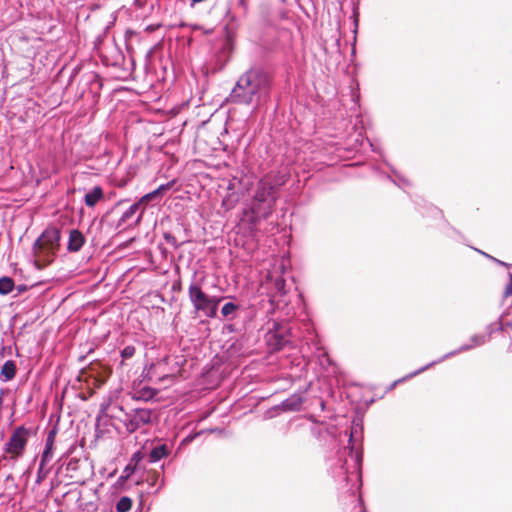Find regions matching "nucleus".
<instances>
[{"label":"nucleus","instance_id":"f257e3e1","mask_svg":"<svg viewBox=\"0 0 512 512\" xmlns=\"http://www.w3.org/2000/svg\"><path fill=\"white\" fill-rule=\"evenodd\" d=\"M362 452L354 450L353 445L340 449L330 460L329 471L337 488L352 497L356 502V512H365L361 496H356L361 480Z\"/></svg>","mask_w":512,"mask_h":512},{"label":"nucleus","instance_id":"7ed1b4c3","mask_svg":"<svg viewBox=\"0 0 512 512\" xmlns=\"http://www.w3.org/2000/svg\"><path fill=\"white\" fill-rule=\"evenodd\" d=\"M279 188L265 177L256 184L250 204L251 222L258 223L261 219L268 218L276 205Z\"/></svg>","mask_w":512,"mask_h":512},{"label":"nucleus","instance_id":"c85d7f7f","mask_svg":"<svg viewBox=\"0 0 512 512\" xmlns=\"http://www.w3.org/2000/svg\"><path fill=\"white\" fill-rule=\"evenodd\" d=\"M135 471V466H133L131 463H129L124 471H123V475L121 476V479H128Z\"/></svg>","mask_w":512,"mask_h":512},{"label":"nucleus","instance_id":"a211bd4d","mask_svg":"<svg viewBox=\"0 0 512 512\" xmlns=\"http://www.w3.org/2000/svg\"><path fill=\"white\" fill-rule=\"evenodd\" d=\"M158 200V198L155 196L154 192L151 191L145 195H143L138 201L137 204L141 207V211L138 213L137 217L135 218V223H140L143 213L146 210L148 204L151 201Z\"/></svg>","mask_w":512,"mask_h":512},{"label":"nucleus","instance_id":"f03ea898","mask_svg":"<svg viewBox=\"0 0 512 512\" xmlns=\"http://www.w3.org/2000/svg\"><path fill=\"white\" fill-rule=\"evenodd\" d=\"M271 80L260 67H251L240 75L228 101L238 105H257L269 93Z\"/></svg>","mask_w":512,"mask_h":512},{"label":"nucleus","instance_id":"2f4dec72","mask_svg":"<svg viewBox=\"0 0 512 512\" xmlns=\"http://www.w3.org/2000/svg\"><path fill=\"white\" fill-rule=\"evenodd\" d=\"M142 459V454L140 451H137L133 454L132 458H131V461L132 462H135L136 464L141 461Z\"/></svg>","mask_w":512,"mask_h":512},{"label":"nucleus","instance_id":"72a5a7b5","mask_svg":"<svg viewBox=\"0 0 512 512\" xmlns=\"http://www.w3.org/2000/svg\"><path fill=\"white\" fill-rule=\"evenodd\" d=\"M134 4H135L137 7L141 8V7H143L144 2H143L142 0H134Z\"/></svg>","mask_w":512,"mask_h":512},{"label":"nucleus","instance_id":"9b49d317","mask_svg":"<svg viewBox=\"0 0 512 512\" xmlns=\"http://www.w3.org/2000/svg\"><path fill=\"white\" fill-rule=\"evenodd\" d=\"M85 241L86 238L80 230L72 229L69 232L67 250L71 253L78 252L84 246Z\"/></svg>","mask_w":512,"mask_h":512},{"label":"nucleus","instance_id":"f3484780","mask_svg":"<svg viewBox=\"0 0 512 512\" xmlns=\"http://www.w3.org/2000/svg\"><path fill=\"white\" fill-rule=\"evenodd\" d=\"M103 198V190L100 186H95L85 195V204L88 207H94Z\"/></svg>","mask_w":512,"mask_h":512},{"label":"nucleus","instance_id":"bb28decb","mask_svg":"<svg viewBox=\"0 0 512 512\" xmlns=\"http://www.w3.org/2000/svg\"><path fill=\"white\" fill-rule=\"evenodd\" d=\"M164 239H165V241H166L169 245H171L174 249H177V248H179V247L182 245V243H179V242L176 240L175 236H174V235H172L171 233H164Z\"/></svg>","mask_w":512,"mask_h":512},{"label":"nucleus","instance_id":"58836bf2","mask_svg":"<svg viewBox=\"0 0 512 512\" xmlns=\"http://www.w3.org/2000/svg\"><path fill=\"white\" fill-rule=\"evenodd\" d=\"M505 325H506V326H508V327H511V326H512V324H511V323H509V322H507Z\"/></svg>","mask_w":512,"mask_h":512},{"label":"nucleus","instance_id":"4be33fe9","mask_svg":"<svg viewBox=\"0 0 512 512\" xmlns=\"http://www.w3.org/2000/svg\"><path fill=\"white\" fill-rule=\"evenodd\" d=\"M132 508V500L128 496L121 497L116 503L117 512H128Z\"/></svg>","mask_w":512,"mask_h":512},{"label":"nucleus","instance_id":"9d476101","mask_svg":"<svg viewBox=\"0 0 512 512\" xmlns=\"http://www.w3.org/2000/svg\"><path fill=\"white\" fill-rule=\"evenodd\" d=\"M470 341V344H463L459 348L444 354L441 358L435 360L434 362H436V364H439L444 360L449 359L459 353L469 351L478 346H482L483 344L489 341V338L487 337L486 334H475L471 336Z\"/></svg>","mask_w":512,"mask_h":512},{"label":"nucleus","instance_id":"a878e982","mask_svg":"<svg viewBox=\"0 0 512 512\" xmlns=\"http://www.w3.org/2000/svg\"><path fill=\"white\" fill-rule=\"evenodd\" d=\"M135 347L132 346V345H127L125 346L122 350H121V357L123 359H130L134 356L135 354Z\"/></svg>","mask_w":512,"mask_h":512},{"label":"nucleus","instance_id":"0eeeda50","mask_svg":"<svg viewBox=\"0 0 512 512\" xmlns=\"http://www.w3.org/2000/svg\"><path fill=\"white\" fill-rule=\"evenodd\" d=\"M29 431L25 426L17 427L4 445V451L12 457L22 456L27 445Z\"/></svg>","mask_w":512,"mask_h":512},{"label":"nucleus","instance_id":"c9c22d12","mask_svg":"<svg viewBox=\"0 0 512 512\" xmlns=\"http://www.w3.org/2000/svg\"><path fill=\"white\" fill-rule=\"evenodd\" d=\"M352 438H353V433L351 432L350 435H349V444L352 443Z\"/></svg>","mask_w":512,"mask_h":512},{"label":"nucleus","instance_id":"7c9ffc66","mask_svg":"<svg viewBox=\"0 0 512 512\" xmlns=\"http://www.w3.org/2000/svg\"><path fill=\"white\" fill-rule=\"evenodd\" d=\"M475 250H476L477 252L481 253L482 255H484L485 257H487V258H489V259H492L493 261L497 262V263H498V264H500V265H504V266H506V265H507L506 263H504V262H502V261H500V260H498V259H496V258H494V257H492V256H490V255H488L487 253H485V252H483V251H480V250H478V249H475Z\"/></svg>","mask_w":512,"mask_h":512},{"label":"nucleus","instance_id":"b1692460","mask_svg":"<svg viewBox=\"0 0 512 512\" xmlns=\"http://www.w3.org/2000/svg\"><path fill=\"white\" fill-rule=\"evenodd\" d=\"M175 180L169 181L165 184L160 185L157 189L153 190L155 196L158 198V201L162 198L165 192L170 190L174 185Z\"/></svg>","mask_w":512,"mask_h":512},{"label":"nucleus","instance_id":"c756f323","mask_svg":"<svg viewBox=\"0 0 512 512\" xmlns=\"http://www.w3.org/2000/svg\"><path fill=\"white\" fill-rule=\"evenodd\" d=\"M509 276H510L511 282L509 284H507V286L505 288V291H504V296L505 297H508V296L512 295V274L509 273Z\"/></svg>","mask_w":512,"mask_h":512},{"label":"nucleus","instance_id":"f8f14e48","mask_svg":"<svg viewBox=\"0 0 512 512\" xmlns=\"http://www.w3.org/2000/svg\"><path fill=\"white\" fill-rule=\"evenodd\" d=\"M303 401L302 393H294L281 402L280 408L285 412H296L301 409Z\"/></svg>","mask_w":512,"mask_h":512},{"label":"nucleus","instance_id":"6e6552de","mask_svg":"<svg viewBox=\"0 0 512 512\" xmlns=\"http://www.w3.org/2000/svg\"><path fill=\"white\" fill-rule=\"evenodd\" d=\"M265 338L272 350H281L290 342L288 327L284 324L273 322L272 328H269Z\"/></svg>","mask_w":512,"mask_h":512},{"label":"nucleus","instance_id":"4c0bfd02","mask_svg":"<svg viewBox=\"0 0 512 512\" xmlns=\"http://www.w3.org/2000/svg\"><path fill=\"white\" fill-rule=\"evenodd\" d=\"M370 145H371V147H372L373 151H378V149H377L376 147H374V145H373V144H370Z\"/></svg>","mask_w":512,"mask_h":512},{"label":"nucleus","instance_id":"39448f33","mask_svg":"<svg viewBox=\"0 0 512 512\" xmlns=\"http://www.w3.org/2000/svg\"><path fill=\"white\" fill-rule=\"evenodd\" d=\"M267 297L270 305L268 311L274 312L277 309H282L288 305L286 281L282 276L269 277L266 283Z\"/></svg>","mask_w":512,"mask_h":512},{"label":"nucleus","instance_id":"4468645a","mask_svg":"<svg viewBox=\"0 0 512 512\" xmlns=\"http://www.w3.org/2000/svg\"><path fill=\"white\" fill-rule=\"evenodd\" d=\"M56 433L57 432L55 429L50 430L46 437L45 448L42 453L41 461H40V468H42L45 465V463L48 462L52 458Z\"/></svg>","mask_w":512,"mask_h":512},{"label":"nucleus","instance_id":"ddd939ff","mask_svg":"<svg viewBox=\"0 0 512 512\" xmlns=\"http://www.w3.org/2000/svg\"><path fill=\"white\" fill-rule=\"evenodd\" d=\"M140 211L141 207L139 206V204H137V202L130 205V207L123 212L121 218L119 219L118 227L131 224L137 225L138 223H135V218L137 217Z\"/></svg>","mask_w":512,"mask_h":512},{"label":"nucleus","instance_id":"1a4fd4ad","mask_svg":"<svg viewBox=\"0 0 512 512\" xmlns=\"http://www.w3.org/2000/svg\"><path fill=\"white\" fill-rule=\"evenodd\" d=\"M188 296L195 311L202 312L206 317L209 314V298L199 285L192 282L188 288Z\"/></svg>","mask_w":512,"mask_h":512},{"label":"nucleus","instance_id":"e433bc0d","mask_svg":"<svg viewBox=\"0 0 512 512\" xmlns=\"http://www.w3.org/2000/svg\"><path fill=\"white\" fill-rule=\"evenodd\" d=\"M163 1H164V0H157V4H158V6H161Z\"/></svg>","mask_w":512,"mask_h":512},{"label":"nucleus","instance_id":"6ab92c4d","mask_svg":"<svg viewBox=\"0 0 512 512\" xmlns=\"http://www.w3.org/2000/svg\"><path fill=\"white\" fill-rule=\"evenodd\" d=\"M434 365H436V362H433V361H432V362L428 363L427 365H425V366H423V367L419 368L418 370H416V371H414V372H411L410 374L406 375L405 377L400 378V379H398V380L394 381V382L391 384V386L389 387V390L393 389V388H394L398 383H401V382H403V381H405V380H408V379H410V378H412V377H415V376L419 375L420 373H422V372L426 371L427 369H429V368L433 367Z\"/></svg>","mask_w":512,"mask_h":512},{"label":"nucleus","instance_id":"aec40b11","mask_svg":"<svg viewBox=\"0 0 512 512\" xmlns=\"http://www.w3.org/2000/svg\"><path fill=\"white\" fill-rule=\"evenodd\" d=\"M14 281L12 278L4 276L0 278V295H7L12 292Z\"/></svg>","mask_w":512,"mask_h":512},{"label":"nucleus","instance_id":"2eb2a0df","mask_svg":"<svg viewBox=\"0 0 512 512\" xmlns=\"http://www.w3.org/2000/svg\"><path fill=\"white\" fill-rule=\"evenodd\" d=\"M170 448L167 444H159L154 446L149 453V462L156 463L161 459L169 456Z\"/></svg>","mask_w":512,"mask_h":512},{"label":"nucleus","instance_id":"5701e85b","mask_svg":"<svg viewBox=\"0 0 512 512\" xmlns=\"http://www.w3.org/2000/svg\"><path fill=\"white\" fill-rule=\"evenodd\" d=\"M486 330H487V337L490 339L492 334L494 332H501L504 330V324L501 322V318L497 321V322H494V323H490L487 327H486Z\"/></svg>","mask_w":512,"mask_h":512},{"label":"nucleus","instance_id":"cd10ccee","mask_svg":"<svg viewBox=\"0 0 512 512\" xmlns=\"http://www.w3.org/2000/svg\"><path fill=\"white\" fill-rule=\"evenodd\" d=\"M393 174L395 175L396 179L393 180V182L399 186V187H403L405 185H409V181L407 179H405L404 177L400 176L396 171L392 170Z\"/></svg>","mask_w":512,"mask_h":512},{"label":"nucleus","instance_id":"393cba45","mask_svg":"<svg viewBox=\"0 0 512 512\" xmlns=\"http://www.w3.org/2000/svg\"><path fill=\"white\" fill-rule=\"evenodd\" d=\"M238 309V305L233 302H227L223 305L221 313L224 317H228Z\"/></svg>","mask_w":512,"mask_h":512},{"label":"nucleus","instance_id":"20e7f679","mask_svg":"<svg viewBox=\"0 0 512 512\" xmlns=\"http://www.w3.org/2000/svg\"><path fill=\"white\" fill-rule=\"evenodd\" d=\"M61 231L55 226H48L33 244L32 252L36 262L50 264L60 247Z\"/></svg>","mask_w":512,"mask_h":512},{"label":"nucleus","instance_id":"412c9836","mask_svg":"<svg viewBox=\"0 0 512 512\" xmlns=\"http://www.w3.org/2000/svg\"><path fill=\"white\" fill-rule=\"evenodd\" d=\"M222 300L223 297L210 296L208 318H215L217 316L218 305Z\"/></svg>","mask_w":512,"mask_h":512},{"label":"nucleus","instance_id":"dca6fc26","mask_svg":"<svg viewBox=\"0 0 512 512\" xmlns=\"http://www.w3.org/2000/svg\"><path fill=\"white\" fill-rule=\"evenodd\" d=\"M16 375V364L13 360H7L0 371V380L2 382H8L12 380Z\"/></svg>","mask_w":512,"mask_h":512},{"label":"nucleus","instance_id":"f704fd0d","mask_svg":"<svg viewBox=\"0 0 512 512\" xmlns=\"http://www.w3.org/2000/svg\"><path fill=\"white\" fill-rule=\"evenodd\" d=\"M77 72H78V69H77V68H74V69H73V72H72V74H71V77H70V81L72 80V78H73V77H75V75L77 74Z\"/></svg>","mask_w":512,"mask_h":512},{"label":"nucleus","instance_id":"473e14b6","mask_svg":"<svg viewBox=\"0 0 512 512\" xmlns=\"http://www.w3.org/2000/svg\"><path fill=\"white\" fill-rule=\"evenodd\" d=\"M159 27H161V24H151L146 27V31L151 33L157 30Z\"/></svg>","mask_w":512,"mask_h":512},{"label":"nucleus","instance_id":"423d86ee","mask_svg":"<svg viewBox=\"0 0 512 512\" xmlns=\"http://www.w3.org/2000/svg\"><path fill=\"white\" fill-rule=\"evenodd\" d=\"M152 415L153 411L151 409L135 408L126 412L121 422L129 433H133L139 428L150 424Z\"/></svg>","mask_w":512,"mask_h":512}]
</instances>
